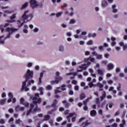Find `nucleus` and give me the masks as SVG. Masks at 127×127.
I'll return each instance as SVG.
<instances>
[{
	"label": "nucleus",
	"mask_w": 127,
	"mask_h": 127,
	"mask_svg": "<svg viewBox=\"0 0 127 127\" xmlns=\"http://www.w3.org/2000/svg\"><path fill=\"white\" fill-rule=\"evenodd\" d=\"M89 60H90L91 62H95V59L94 58H92L91 57L84 59V61H89Z\"/></svg>",
	"instance_id": "nucleus-13"
},
{
	"label": "nucleus",
	"mask_w": 127,
	"mask_h": 127,
	"mask_svg": "<svg viewBox=\"0 0 127 127\" xmlns=\"http://www.w3.org/2000/svg\"><path fill=\"white\" fill-rule=\"evenodd\" d=\"M95 86L96 87H99V88H103L104 87V85H103L102 84H101L100 83H97Z\"/></svg>",
	"instance_id": "nucleus-29"
},
{
	"label": "nucleus",
	"mask_w": 127,
	"mask_h": 127,
	"mask_svg": "<svg viewBox=\"0 0 127 127\" xmlns=\"http://www.w3.org/2000/svg\"><path fill=\"white\" fill-rule=\"evenodd\" d=\"M122 123H121L120 125V127H124L125 126H126V120L125 119H123L122 120Z\"/></svg>",
	"instance_id": "nucleus-21"
},
{
	"label": "nucleus",
	"mask_w": 127,
	"mask_h": 127,
	"mask_svg": "<svg viewBox=\"0 0 127 127\" xmlns=\"http://www.w3.org/2000/svg\"><path fill=\"white\" fill-rule=\"evenodd\" d=\"M5 122H4V120L3 119H0V124H1L2 125H3V124H4Z\"/></svg>",
	"instance_id": "nucleus-54"
},
{
	"label": "nucleus",
	"mask_w": 127,
	"mask_h": 127,
	"mask_svg": "<svg viewBox=\"0 0 127 127\" xmlns=\"http://www.w3.org/2000/svg\"><path fill=\"white\" fill-rule=\"evenodd\" d=\"M79 69H78L77 72H83V70H86L88 68V66L87 65L84 64H82L81 65L79 66Z\"/></svg>",
	"instance_id": "nucleus-8"
},
{
	"label": "nucleus",
	"mask_w": 127,
	"mask_h": 127,
	"mask_svg": "<svg viewBox=\"0 0 127 127\" xmlns=\"http://www.w3.org/2000/svg\"><path fill=\"white\" fill-rule=\"evenodd\" d=\"M60 51H64V47L63 46H60Z\"/></svg>",
	"instance_id": "nucleus-49"
},
{
	"label": "nucleus",
	"mask_w": 127,
	"mask_h": 127,
	"mask_svg": "<svg viewBox=\"0 0 127 127\" xmlns=\"http://www.w3.org/2000/svg\"><path fill=\"white\" fill-rule=\"evenodd\" d=\"M63 104H64V107L65 108H68L69 106H70V103L67 102V101L64 100L62 101Z\"/></svg>",
	"instance_id": "nucleus-17"
},
{
	"label": "nucleus",
	"mask_w": 127,
	"mask_h": 127,
	"mask_svg": "<svg viewBox=\"0 0 127 127\" xmlns=\"http://www.w3.org/2000/svg\"><path fill=\"white\" fill-rule=\"evenodd\" d=\"M29 2L32 8H35V7H37V6H39V4L36 0H30Z\"/></svg>",
	"instance_id": "nucleus-6"
},
{
	"label": "nucleus",
	"mask_w": 127,
	"mask_h": 127,
	"mask_svg": "<svg viewBox=\"0 0 127 127\" xmlns=\"http://www.w3.org/2000/svg\"><path fill=\"white\" fill-rule=\"evenodd\" d=\"M62 14V12H60L56 14V16L57 17H59V16H61Z\"/></svg>",
	"instance_id": "nucleus-45"
},
{
	"label": "nucleus",
	"mask_w": 127,
	"mask_h": 127,
	"mask_svg": "<svg viewBox=\"0 0 127 127\" xmlns=\"http://www.w3.org/2000/svg\"><path fill=\"white\" fill-rule=\"evenodd\" d=\"M62 90L63 91H66V85H63L62 86Z\"/></svg>",
	"instance_id": "nucleus-44"
},
{
	"label": "nucleus",
	"mask_w": 127,
	"mask_h": 127,
	"mask_svg": "<svg viewBox=\"0 0 127 127\" xmlns=\"http://www.w3.org/2000/svg\"><path fill=\"white\" fill-rule=\"evenodd\" d=\"M59 93H61L60 87H57V89L55 90V93L56 95H57V94H59Z\"/></svg>",
	"instance_id": "nucleus-24"
},
{
	"label": "nucleus",
	"mask_w": 127,
	"mask_h": 127,
	"mask_svg": "<svg viewBox=\"0 0 127 127\" xmlns=\"http://www.w3.org/2000/svg\"><path fill=\"white\" fill-rule=\"evenodd\" d=\"M120 71H121V69H120L119 67H117V68L116 69V73H119V72H120Z\"/></svg>",
	"instance_id": "nucleus-61"
},
{
	"label": "nucleus",
	"mask_w": 127,
	"mask_h": 127,
	"mask_svg": "<svg viewBox=\"0 0 127 127\" xmlns=\"http://www.w3.org/2000/svg\"><path fill=\"white\" fill-rule=\"evenodd\" d=\"M13 121H14V120L13 119V118H11L9 119L8 121V123H11V122H13Z\"/></svg>",
	"instance_id": "nucleus-59"
},
{
	"label": "nucleus",
	"mask_w": 127,
	"mask_h": 127,
	"mask_svg": "<svg viewBox=\"0 0 127 127\" xmlns=\"http://www.w3.org/2000/svg\"><path fill=\"white\" fill-rule=\"evenodd\" d=\"M116 42H115V41L112 42V43H111L112 46H115V45H116Z\"/></svg>",
	"instance_id": "nucleus-64"
},
{
	"label": "nucleus",
	"mask_w": 127,
	"mask_h": 127,
	"mask_svg": "<svg viewBox=\"0 0 127 127\" xmlns=\"http://www.w3.org/2000/svg\"><path fill=\"white\" fill-rule=\"evenodd\" d=\"M106 91H103L102 93V96L100 97L101 101H103L105 98H106Z\"/></svg>",
	"instance_id": "nucleus-16"
},
{
	"label": "nucleus",
	"mask_w": 127,
	"mask_h": 127,
	"mask_svg": "<svg viewBox=\"0 0 127 127\" xmlns=\"http://www.w3.org/2000/svg\"><path fill=\"white\" fill-rule=\"evenodd\" d=\"M70 118H72V122L74 123L76 121V114L75 113H70L68 116H67L66 119L69 123L71 122Z\"/></svg>",
	"instance_id": "nucleus-5"
},
{
	"label": "nucleus",
	"mask_w": 127,
	"mask_h": 127,
	"mask_svg": "<svg viewBox=\"0 0 127 127\" xmlns=\"http://www.w3.org/2000/svg\"><path fill=\"white\" fill-rule=\"evenodd\" d=\"M33 122V121L31 119H29L27 121V123H28V124H31Z\"/></svg>",
	"instance_id": "nucleus-48"
},
{
	"label": "nucleus",
	"mask_w": 127,
	"mask_h": 127,
	"mask_svg": "<svg viewBox=\"0 0 127 127\" xmlns=\"http://www.w3.org/2000/svg\"><path fill=\"white\" fill-rule=\"evenodd\" d=\"M9 25V23H6L4 24V25H0V30H1V32H2V33H3L4 31H5V32H8V34L5 38L4 36L0 37V43H1V44H3L6 39H7V38H10L11 35L13 34L14 32H15V31H17V30H18V29L14 28L13 27H7V26ZM4 28H5V29H4Z\"/></svg>",
	"instance_id": "nucleus-1"
},
{
	"label": "nucleus",
	"mask_w": 127,
	"mask_h": 127,
	"mask_svg": "<svg viewBox=\"0 0 127 127\" xmlns=\"http://www.w3.org/2000/svg\"><path fill=\"white\" fill-rule=\"evenodd\" d=\"M24 78H25L26 80L32 79L33 78V71L28 69L26 73L24 75Z\"/></svg>",
	"instance_id": "nucleus-4"
},
{
	"label": "nucleus",
	"mask_w": 127,
	"mask_h": 127,
	"mask_svg": "<svg viewBox=\"0 0 127 127\" xmlns=\"http://www.w3.org/2000/svg\"><path fill=\"white\" fill-rule=\"evenodd\" d=\"M97 72L99 75H101V76H103L104 75V72L101 69H98L97 70Z\"/></svg>",
	"instance_id": "nucleus-30"
},
{
	"label": "nucleus",
	"mask_w": 127,
	"mask_h": 127,
	"mask_svg": "<svg viewBox=\"0 0 127 127\" xmlns=\"http://www.w3.org/2000/svg\"><path fill=\"white\" fill-rule=\"evenodd\" d=\"M33 17V15L32 14H30L28 15V18L27 19V21H25V22H28V21H30L31 19H32V18Z\"/></svg>",
	"instance_id": "nucleus-18"
},
{
	"label": "nucleus",
	"mask_w": 127,
	"mask_h": 127,
	"mask_svg": "<svg viewBox=\"0 0 127 127\" xmlns=\"http://www.w3.org/2000/svg\"><path fill=\"white\" fill-rule=\"evenodd\" d=\"M24 107H20L19 105H17L15 107V112H19V111H24Z\"/></svg>",
	"instance_id": "nucleus-10"
},
{
	"label": "nucleus",
	"mask_w": 127,
	"mask_h": 127,
	"mask_svg": "<svg viewBox=\"0 0 127 127\" xmlns=\"http://www.w3.org/2000/svg\"><path fill=\"white\" fill-rule=\"evenodd\" d=\"M25 21H24L22 23H21L20 22V20H18L17 21V24L18 25V27L19 28H20V27H21V26H22L23 25V24H24V23H25Z\"/></svg>",
	"instance_id": "nucleus-12"
},
{
	"label": "nucleus",
	"mask_w": 127,
	"mask_h": 127,
	"mask_svg": "<svg viewBox=\"0 0 127 127\" xmlns=\"http://www.w3.org/2000/svg\"><path fill=\"white\" fill-rule=\"evenodd\" d=\"M31 83L33 84V83H34V80H26L22 82V90H24L25 92H28V91H29V88H27V86H30V85H31Z\"/></svg>",
	"instance_id": "nucleus-3"
},
{
	"label": "nucleus",
	"mask_w": 127,
	"mask_h": 127,
	"mask_svg": "<svg viewBox=\"0 0 127 127\" xmlns=\"http://www.w3.org/2000/svg\"><path fill=\"white\" fill-rule=\"evenodd\" d=\"M68 6V4L65 3L64 5L61 6V8L62 9H64L65 7H67Z\"/></svg>",
	"instance_id": "nucleus-41"
},
{
	"label": "nucleus",
	"mask_w": 127,
	"mask_h": 127,
	"mask_svg": "<svg viewBox=\"0 0 127 127\" xmlns=\"http://www.w3.org/2000/svg\"><path fill=\"white\" fill-rule=\"evenodd\" d=\"M8 96L9 97V99H13V95L11 92L8 93Z\"/></svg>",
	"instance_id": "nucleus-37"
},
{
	"label": "nucleus",
	"mask_w": 127,
	"mask_h": 127,
	"mask_svg": "<svg viewBox=\"0 0 127 127\" xmlns=\"http://www.w3.org/2000/svg\"><path fill=\"white\" fill-rule=\"evenodd\" d=\"M16 16H15V14H13L11 17H10V19L8 20H6V22H8L9 23L10 22H14V21H15V20H14V18H15Z\"/></svg>",
	"instance_id": "nucleus-9"
},
{
	"label": "nucleus",
	"mask_w": 127,
	"mask_h": 127,
	"mask_svg": "<svg viewBox=\"0 0 127 127\" xmlns=\"http://www.w3.org/2000/svg\"><path fill=\"white\" fill-rule=\"evenodd\" d=\"M120 77H121V78H123L124 77L125 74H124L123 73H120L119 74Z\"/></svg>",
	"instance_id": "nucleus-60"
},
{
	"label": "nucleus",
	"mask_w": 127,
	"mask_h": 127,
	"mask_svg": "<svg viewBox=\"0 0 127 127\" xmlns=\"http://www.w3.org/2000/svg\"><path fill=\"white\" fill-rule=\"evenodd\" d=\"M5 102H6V99H0V105H4V104H5Z\"/></svg>",
	"instance_id": "nucleus-26"
},
{
	"label": "nucleus",
	"mask_w": 127,
	"mask_h": 127,
	"mask_svg": "<svg viewBox=\"0 0 127 127\" xmlns=\"http://www.w3.org/2000/svg\"><path fill=\"white\" fill-rule=\"evenodd\" d=\"M28 13V10L27 11H25L24 13V14H23L22 18L23 19V21H26V20H27V18L28 17V15H26V13Z\"/></svg>",
	"instance_id": "nucleus-11"
},
{
	"label": "nucleus",
	"mask_w": 127,
	"mask_h": 127,
	"mask_svg": "<svg viewBox=\"0 0 127 127\" xmlns=\"http://www.w3.org/2000/svg\"><path fill=\"white\" fill-rule=\"evenodd\" d=\"M95 102L96 103V104H97V105H98V107H100V99L99 98H96Z\"/></svg>",
	"instance_id": "nucleus-34"
},
{
	"label": "nucleus",
	"mask_w": 127,
	"mask_h": 127,
	"mask_svg": "<svg viewBox=\"0 0 127 127\" xmlns=\"http://www.w3.org/2000/svg\"><path fill=\"white\" fill-rule=\"evenodd\" d=\"M28 6V2H25L24 4H23L22 5V7H20L21 10H22L23 9H24L25 8H26Z\"/></svg>",
	"instance_id": "nucleus-14"
},
{
	"label": "nucleus",
	"mask_w": 127,
	"mask_h": 127,
	"mask_svg": "<svg viewBox=\"0 0 127 127\" xmlns=\"http://www.w3.org/2000/svg\"><path fill=\"white\" fill-rule=\"evenodd\" d=\"M46 89L49 90H52V86H51L50 85H49L46 86Z\"/></svg>",
	"instance_id": "nucleus-39"
},
{
	"label": "nucleus",
	"mask_w": 127,
	"mask_h": 127,
	"mask_svg": "<svg viewBox=\"0 0 127 127\" xmlns=\"http://www.w3.org/2000/svg\"><path fill=\"white\" fill-rule=\"evenodd\" d=\"M92 96L87 98L86 100L83 101V104L84 105V106L83 107V110L84 111H88V107L87 106V103L90 101V100H91Z\"/></svg>",
	"instance_id": "nucleus-7"
},
{
	"label": "nucleus",
	"mask_w": 127,
	"mask_h": 127,
	"mask_svg": "<svg viewBox=\"0 0 127 127\" xmlns=\"http://www.w3.org/2000/svg\"><path fill=\"white\" fill-rule=\"evenodd\" d=\"M126 49H127V45L125 44L123 46V50H124V51H125V50H126Z\"/></svg>",
	"instance_id": "nucleus-53"
},
{
	"label": "nucleus",
	"mask_w": 127,
	"mask_h": 127,
	"mask_svg": "<svg viewBox=\"0 0 127 127\" xmlns=\"http://www.w3.org/2000/svg\"><path fill=\"white\" fill-rule=\"evenodd\" d=\"M105 105H106V101H104L102 102V103L101 104V105H100V107H102L103 108V107H104L105 106Z\"/></svg>",
	"instance_id": "nucleus-47"
},
{
	"label": "nucleus",
	"mask_w": 127,
	"mask_h": 127,
	"mask_svg": "<svg viewBox=\"0 0 127 127\" xmlns=\"http://www.w3.org/2000/svg\"><path fill=\"white\" fill-rule=\"evenodd\" d=\"M88 85L89 86L90 88H93V87L94 86V84L93 83V82H89Z\"/></svg>",
	"instance_id": "nucleus-36"
},
{
	"label": "nucleus",
	"mask_w": 127,
	"mask_h": 127,
	"mask_svg": "<svg viewBox=\"0 0 127 127\" xmlns=\"http://www.w3.org/2000/svg\"><path fill=\"white\" fill-rule=\"evenodd\" d=\"M90 124H91V123L88 122V121H86V122H83L82 123V127H86L89 126V125H90Z\"/></svg>",
	"instance_id": "nucleus-22"
},
{
	"label": "nucleus",
	"mask_w": 127,
	"mask_h": 127,
	"mask_svg": "<svg viewBox=\"0 0 127 127\" xmlns=\"http://www.w3.org/2000/svg\"><path fill=\"white\" fill-rule=\"evenodd\" d=\"M19 102L20 104H22V105L23 104V103H24V98H21L19 100Z\"/></svg>",
	"instance_id": "nucleus-38"
},
{
	"label": "nucleus",
	"mask_w": 127,
	"mask_h": 127,
	"mask_svg": "<svg viewBox=\"0 0 127 127\" xmlns=\"http://www.w3.org/2000/svg\"><path fill=\"white\" fill-rule=\"evenodd\" d=\"M86 98V95L84 93H81L80 95V100H83V99H85Z\"/></svg>",
	"instance_id": "nucleus-27"
},
{
	"label": "nucleus",
	"mask_w": 127,
	"mask_h": 127,
	"mask_svg": "<svg viewBox=\"0 0 127 127\" xmlns=\"http://www.w3.org/2000/svg\"><path fill=\"white\" fill-rule=\"evenodd\" d=\"M62 120H63L62 117H59L57 118V121H58V122H61V121H62Z\"/></svg>",
	"instance_id": "nucleus-46"
},
{
	"label": "nucleus",
	"mask_w": 127,
	"mask_h": 127,
	"mask_svg": "<svg viewBox=\"0 0 127 127\" xmlns=\"http://www.w3.org/2000/svg\"><path fill=\"white\" fill-rule=\"evenodd\" d=\"M44 118V121H49L50 120V116L49 115H45Z\"/></svg>",
	"instance_id": "nucleus-23"
},
{
	"label": "nucleus",
	"mask_w": 127,
	"mask_h": 127,
	"mask_svg": "<svg viewBox=\"0 0 127 127\" xmlns=\"http://www.w3.org/2000/svg\"><path fill=\"white\" fill-rule=\"evenodd\" d=\"M113 127H118V124L117 123H114L112 125Z\"/></svg>",
	"instance_id": "nucleus-63"
},
{
	"label": "nucleus",
	"mask_w": 127,
	"mask_h": 127,
	"mask_svg": "<svg viewBox=\"0 0 127 127\" xmlns=\"http://www.w3.org/2000/svg\"><path fill=\"white\" fill-rule=\"evenodd\" d=\"M57 103H58V101H57V100L55 99L53 102V104H52L53 107H55Z\"/></svg>",
	"instance_id": "nucleus-31"
},
{
	"label": "nucleus",
	"mask_w": 127,
	"mask_h": 127,
	"mask_svg": "<svg viewBox=\"0 0 127 127\" xmlns=\"http://www.w3.org/2000/svg\"><path fill=\"white\" fill-rule=\"evenodd\" d=\"M120 107L121 108V109H123L124 108V107H125V105H124V103H120Z\"/></svg>",
	"instance_id": "nucleus-55"
},
{
	"label": "nucleus",
	"mask_w": 127,
	"mask_h": 127,
	"mask_svg": "<svg viewBox=\"0 0 127 127\" xmlns=\"http://www.w3.org/2000/svg\"><path fill=\"white\" fill-rule=\"evenodd\" d=\"M108 70H113L114 69V64H109L107 65Z\"/></svg>",
	"instance_id": "nucleus-15"
},
{
	"label": "nucleus",
	"mask_w": 127,
	"mask_h": 127,
	"mask_svg": "<svg viewBox=\"0 0 127 127\" xmlns=\"http://www.w3.org/2000/svg\"><path fill=\"white\" fill-rule=\"evenodd\" d=\"M39 91L40 92V95H43V87H39Z\"/></svg>",
	"instance_id": "nucleus-33"
},
{
	"label": "nucleus",
	"mask_w": 127,
	"mask_h": 127,
	"mask_svg": "<svg viewBox=\"0 0 127 127\" xmlns=\"http://www.w3.org/2000/svg\"><path fill=\"white\" fill-rule=\"evenodd\" d=\"M90 114L91 117H95L97 115V112L95 110H92L90 111Z\"/></svg>",
	"instance_id": "nucleus-19"
},
{
	"label": "nucleus",
	"mask_w": 127,
	"mask_h": 127,
	"mask_svg": "<svg viewBox=\"0 0 127 127\" xmlns=\"http://www.w3.org/2000/svg\"><path fill=\"white\" fill-rule=\"evenodd\" d=\"M56 110H57L56 109L52 110L51 111L48 112V114L49 115H52L53 112H55V111H56Z\"/></svg>",
	"instance_id": "nucleus-42"
},
{
	"label": "nucleus",
	"mask_w": 127,
	"mask_h": 127,
	"mask_svg": "<svg viewBox=\"0 0 127 127\" xmlns=\"http://www.w3.org/2000/svg\"><path fill=\"white\" fill-rule=\"evenodd\" d=\"M21 123H22V121L20 120V119H18L16 120V124H17V125H20Z\"/></svg>",
	"instance_id": "nucleus-32"
},
{
	"label": "nucleus",
	"mask_w": 127,
	"mask_h": 127,
	"mask_svg": "<svg viewBox=\"0 0 127 127\" xmlns=\"http://www.w3.org/2000/svg\"><path fill=\"white\" fill-rule=\"evenodd\" d=\"M64 109L63 107H61L59 108V111L60 112H64Z\"/></svg>",
	"instance_id": "nucleus-56"
},
{
	"label": "nucleus",
	"mask_w": 127,
	"mask_h": 127,
	"mask_svg": "<svg viewBox=\"0 0 127 127\" xmlns=\"http://www.w3.org/2000/svg\"><path fill=\"white\" fill-rule=\"evenodd\" d=\"M102 58H103V56H102V55L97 54V55L96 56L97 59H102Z\"/></svg>",
	"instance_id": "nucleus-35"
},
{
	"label": "nucleus",
	"mask_w": 127,
	"mask_h": 127,
	"mask_svg": "<svg viewBox=\"0 0 127 127\" xmlns=\"http://www.w3.org/2000/svg\"><path fill=\"white\" fill-rule=\"evenodd\" d=\"M107 5H108V2H107V1L103 0L102 1V6L105 7V6H107Z\"/></svg>",
	"instance_id": "nucleus-28"
},
{
	"label": "nucleus",
	"mask_w": 127,
	"mask_h": 127,
	"mask_svg": "<svg viewBox=\"0 0 127 127\" xmlns=\"http://www.w3.org/2000/svg\"><path fill=\"white\" fill-rule=\"evenodd\" d=\"M1 97L2 98H5V97H6V94H5V93H2L1 94Z\"/></svg>",
	"instance_id": "nucleus-58"
},
{
	"label": "nucleus",
	"mask_w": 127,
	"mask_h": 127,
	"mask_svg": "<svg viewBox=\"0 0 127 127\" xmlns=\"http://www.w3.org/2000/svg\"><path fill=\"white\" fill-rule=\"evenodd\" d=\"M25 107H28L29 106V103H28L27 102H24L23 104Z\"/></svg>",
	"instance_id": "nucleus-43"
},
{
	"label": "nucleus",
	"mask_w": 127,
	"mask_h": 127,
	"mask_svg": "<svg viewBox=\"0 0 127 127\" xmlns=\"http://www.w3.org/2000/svg\"><path fill=\"white\" fill-rule=\"evenodd\" d=\"M99 50H100L101 51H103V50H104V47H103V46H100L99 47Z\"/></svg>",
	"instance_id": "nucleus-51"
},
{
	"label": "nucleus",
	"mask_w": 127,
	"mask_h": 127,
	"mask_svg": "<svg viewBox=\"0 0 127 127\" xmlns=\"http://www.w3.org/2000/svg\"><path fill=\"white\" fill-rule=\"evenodd\" d=\"M32 63H29L28 64H27V67H28L29 68H30V67H32Z\"/></svg>",
	"instance_id": "nucleus-50"
},
{
	"label": "nucleus",
	"mask_w": 127,
	"mask_h": 127,
	"mask_svg": "<svg viewBox=\"0 0 127 127\" xmlns=\"http://www.w3.org/2000/svg\"><path fill=\"white\" fill-rule=\"evenodd\" d=\"M70 23H75V20L73 19H70Z\"/></svg>",
	"instance_id": "nucleus-62"
},
{
	"label": "nucleus",
	"mask_w": 127,
	"mask_h": 127,
	"mask_svg": "<svg viewBox=\"0 0 127 127\" xmlns=\"http://www.w3.org/2000/svg\"><path fill=\"white\" fill-rule=\"evenodd\" d=\"M8 111L9 112V113H10V114H12V113H13V109H12V108H10L9 109Z\"/></svg>",
	"instance_id": "nucleus-52"
},
{
	"label": "nucleus",
	"mask_w": 127,
	"mask_h": 127,
	"mask_svg": "<svg viewBox=\"0 0 127 127\" xmlns=\"http://www.w3.org/2000/svg\"><path fill=\"white\" fill-rule=\"evenodd\" d=\"M50 124L51 125V126H54V123H53V120H51L49 121Z\"/></svg>",
	"instance_id": "nucleus-57"
},
{
	"label": "nucleus",
	"mask_w": 127,
	"mask_h": 127,
	"mask_svg": "<svg viewBox=\"0 0 127 127\" xmlns=\"http://www.w3.org/2000/svg\"><path fill=\"white\" fill-rule=\"evenodd\" d=\"M44 72L46 73V71H45V70H43V72L40 73V77L39 78V80H42V77H43V74H44Z\"/></svg>",
	"instance_id": "nucleus-25"
},
{
	"label": "nucleus",
	"mask_w": 127,
	"mask_h": 127,
	"mask_svg": "<svg viewBox=\"0 0 127 127\" xmlns=\"http://www.w3.org/2000/svg\"><path fill=\"white\" fill-rule=\"evenodd\" d=\"M60 83V80H54L51 81V84L53 85H56V84H59Z\"/></svg>",
	"instance_id": "nucleus-20"
},
{
	"label": "nucleus",
	"mask_w": 127,
	"mask_h": 127,
	"mask_svg": "<svg viewBox=\"0 0 127 127\" xmlns=\"http://www.w3.org/2000/svg\"><path fill=\"white\" fill-rule=\"evenodd\" d=\"M87 45H93V41L90 40L87 43Z\"/></svg>",
	"instance_id": "nucleus-40"
},
{
	"label": "nucleus",
	"mask_w": 127,
	"mask_h": 127,
	"mask_svg": "<svg viewBox=\"0 0 127 127\" xmlns=\"http://www.w3.org/2000/svg\"><path fill=\"white\" fill-rule=\"evenodd\" d=\"M30 99H32L33 103L30 104V108L26 114V116H29L31 113H35V112H38L40 111V109L37 108V104H40L41 103V99L39 98V94L36 93L34 96L30 95Z\"/></svg>",
	"instance_id": "nucleus-2"
}]
</instances>
